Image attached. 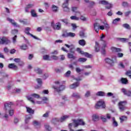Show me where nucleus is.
<instances>
[{
	"label": "nucleus",
	"instance_id": "nucleus-16",
	"mask_svg": "<svg viewBox=\"0 0 131 131\" xmlns=\"http://www.w3.org/2000/svg\"><path fill=\"white\" fill-rule=\"evenodd\" d=\"M52 11L54 13H57L59 11V7L55 5H53L52 6Z\"/></svg>",
	"mask_w": 131,
	"mask_h": 131
},
{
	"label": "nucleus",
	"instance_id": "nucleus-34",
	"mask_svg": "<svg viewBox=\"0 0 131 131\" xmlns=\"http://www.w3.org/2000/svg\"><path fill=\"white\" fill-rule=\"evenodd\" d=\"M95 52H99L100 51V47H99V43L98 42H95Z\"/></svg>",
	"mask_w": 131,
	"mask_h": 131
},
{
	"label": "nucleus",
	"instance_id": "nucleus-63",
	"mask_svg": "<svg viewBox=\"0 0 131 131\" xmlns=\"http://www.w3.org/2000/svg\"><path fill=\"white\" fill-rule=\"evenodd\" d=\"M10 53L11 54H15L16 53V49H13L10 51Z\"/></svg>",
	"mask_w": 131,
	"mask_h": 131
},
{
	"label": "nucleus",
	"instance_id": "nucleus-11",
	"mask_svg": "<svg viewBox=\"0 0 131 131\" xmlns=\"http://www.w3.org/2000/svg\"><path fill=\"white\" fill-rule=\"evenodd\" d=\"M94 30L97 32V33H99V30L100 29V24L98 23H95L94 24Z\"/></svg>",
	"mask_w": 131,
	"mask_h": 131
},
{
	"label": "nucleus",
	"instance_id": "nucleus-46",
	"mask_svg": "<svg viewBox=\"0 0 131 131\" xmlns=\"http://www.w3.org/2000/svg\"><path fill=\"white\" fill-rule=\"evenodd\" d=\"M18 33V30H12L11 31V34H12L13 35H16V34H17Z\"/></svg>",
	"mask_w": 131,
	"mask_h": 131
},
{
	"label": "nucleus",
	"instance_id": "nucleus-14",
	"mask_svg": "<svg viewBox=\"0 0 131 131\" xmlns=\"http://www.w3.org/2000/svg\"><path fill=\"white\" fill-rule=\"evenodd\" d=\"M78 86H79V82H76L75 83H74L73 84L71 85L70 86V88L73 89H76Z\"/></svg>",
	"mask_w": 131,
	"mask_h": 131
},
{
	"label": "nucleus",
	"instance_id": "nucleus-47",
	"mask_svg": "<svg viewBox=\"0 0 131 131\" xmlns=\"http://www.w3.org/2000/svg\"><path fill=\"white\" fill-rule=\"evenodd\" d=\"M86 58H80L78 59V61L79 62H81V63H83L84 62H85V61H86Z\"/></svg>",
	"mask_w": 131,
	"mask_h": 131
},
{
	"label": "nucleus",
	"instance_id": "nucleus-55",
	"mask_svg": "<svg viewBox=\"0 0 131 131\" xmlns=\"http://www.w3.org/2000/svg\"><path fill=\"white\" fill-rule=\"evenodd\" d=\"M71 26L73 28V30H75L77 28V26L75 24H71Z\"/></svg>",
	"mask_w": 131,
	"mask_h": 131
},
{
	"label": "nucleus",
	"instance_id": "nucleus-52",
	"mask_svg": "<svg viewBox=\"0 0 131 131\" xmlns=\"http://www.w3.org/2000/svg\"><path fill=\"white\" fill-rule=\"evenodd\" d=\"M47 52H48V50H47L45 48H42L41 49V52L42 53V54H45V53H47Z\"/></svg>",
	"mask_w": 131,
	"mask_h": 131
},
{
	"label": "nucleus",
	"instance_id": "nucleus-20",
	"mask_svg": "<svg viewBox=\"0 0 131 131\" xmlns=\"http://www.w3.org/2000/svg\"><path fill=\"white\" fill-rule=\"evenodd\" d=\"M31 118H32V115H28L26 116L25 123L26 124L28 123V122H29V120H30Z\"/></svg>",
	"mask_w": 131,
	"mask_h": 131
},
{
	"label": "nucleus",
	"instance_id": "nucleus-38",
	"mask_svg": "<svg viewBox=\"0 0 131 131\" xmlns=\"http://www.w3.org/2000/svg\"><path fill=\"white\" fill-rule=\"evenodd\" d=\"M83 55H84V56L86 57L87 58H92V54H90L88 52H83Z\"/></svg>",
	"mask_w": 131,
	"mask_h": 131
},
{
	"label": "nucleus",
	"instance_id": "nucleus-4",
	"mask_svg": "<svg viewBox=\"0 0 131 131\" xmlns=\"http://www.w3.org/2000/svg\"><path fill=\"white\" fill-rule=\"evenodd\" d=\"M74 127H77L78 125H84V122L82 120H73Z\"/></svg>",
	"mask_w": 131,
	"mask_h": 131
},
{
	"label": "nucleus",
	"instance_id": "nucleus-21",
	"mask_svg": "<svg viewBox=\"0 0 131 131\" xmlns=\"http://www.w3.org/2000/svg\"><path fill=\"white\" fill-rule=\"evenodd\" d=\"M73 54L74 53H68V58L69 59H72V60H75V59H76V57L74 56Z\"/></svg>",
	"mask_w": 131,
	"mask_h": 131
},
{
	"label": "nucleus",
	"instance_id": "nucleus-48",
	"mask_svg": "<svg viewBox=\"0 0 131 131\" xmlns=\"http://www.w3.org/2000/svg\"><path fill=\"white\" fill-rule=\"evenodd\" d=\"M46 129L48 131H51L52 130V128L50 126V125L46 124L45 125Z\"/></svg>",
	"mask_w": 131,
	"mask_h": 131
},
{
	"label": "nucleus",
	"instance_id": "nucleus-33",
	"mask_svg": "<svg viewBox=\"0 0 131 131\" xmlns=\"http://www.w3.org/2000/svg\"><path fill=\"white\" fill-rule=\"evenodd\" d=\"M92 119L93 121H98L99 120V116L96 115H93L92 116Z\"/></svg>",
	"mask_w": 131,
	"mask_h": 131
},
{
	"label": "nucleus",
	"instance_id": "nucleus-40",
	"mask_svg": "<svg viewBox=\"0 0 131 131\" xmlns=\"http://www.w3.org/2000/svg\"><path fill=\"white\" fill-rule=\"evenodd\" d=\"M31 96H32V97H33L34 98H35L36 99H39V98H40V96H39V95H38L37 94H35V93L32 94Z\"/></svg>",
	"mask_w": 131,
	"mask_h": 131
},
{
	"label": "nucleus",
	"instance_id": "nucleus-44",
	"mask_svg": "<svg viewBox=\"0 0 131 131\" xmlns=\"http://www.w3.org/2000/svg\"><path fill=\"white\" fill-rule=\"evenodd\" d=\"M99 3L101 5H104L106 6V5L108 4V2L106 1H99Z\"/></svg>",
	"mask_w": 131,
	"mask_h": 131
},
{
	"label": "nucleus",
	"instance_id": "nucleus-6",
	"mask_svg": "<svg viewBox=\"0 0 131 131\" xmlns=\"http://www.w3.org/2000/svg\"><path fill=\"white\" fill-rule=\"evenodd\" d=\"M126 101H121L119 103V108L120 111H124L125 109V103Z\"/></svg>",
	"mask_w": 131,
	"mask_h": 131
},
{
	"label": "nucleus",
	"instance_id": "nucleus-64",
	"mask_svg": "<svg viewBox=\"0 0 131 131\" xmlns=\"http://www.w3.org/2000/svg\"><path fill=\"white\" fill-rule=\"evenodd\" d=\"M49 55H44V56H43V60H49Z\"/></svg>",
	"mask_w": 131,
	"mask_h": 131
},
{
	"label": "nucleus",
	"instance_id": "nucleus-43",
	"mask_svg": "<svg viewBox=\"0 0 131 131\" xmlns=\"http://www.w3.org/2000/svg\"><path fill=\"white\" fill-rule=\"evenodd\" d=\"M33 124L35 126H39V125H40V123L38 122L37 121H34L33 122Z\"/></svg>",
	"mask_w": 131,
	"mask_h": 131
},
{
	"label": "nucleus",
	"instance_id": "nucleus-13",
	"mask_svg": "<svg viewBox=\"0 0 131 131\" xmlns=\"http://www.w3.org/2000/svg\"><path fill=\"white\" fill-rule=\"evenodd\" d=\"M70 116L69 115H64L62 116L61 118L60 119H59V122H63V121H65L66 119H68Z\"/></svg>",
	"mask_w": 131,
	"mask_h": 131
},
{
	"label": "nucleus",
	"instance_id": "nucleus-53",
	"mask_svg": "<svg viewBox=\"0 0 131 131\" xmlns=\"http://www.w3.org/2000/svg\"><path fill=\"white\" fill-rule=\"evenodd\" d=\"M101 119L102 120V121L103 122H106L107 121V118H105V117H104V116H101L100 117Z\"/></svg>",
	"mask_w": 131,
	"mask_h": 131
},
{
	"label": "nucleus",
	"instance_id": "nucleus-31",
	"mask_svg": "<svg viewBox=\"0 0 131 131\" xmlns=\"http://www.w3.org/2000/svg\"><path fill=\"white\" fill-rule=\"evenodd\" d=\"M72 97L73 98H77V99H79V98H80V95H79L78 93H73L72 95Z\"/></svg>",
	"mask_w": 131,
	"mask_h": 131
},
{
	"label": "nucleus",
	"instance_id": "nucleus-26",
	"mask_svg": "<svg viewBox=\"0 0 131 131\" xmlns=\"http://www.w3.org/2000/svg\"><path fill=\"white\" fill-rule=\"evenodd\" d=\"M78 43H79V45H80V46H82V47H84V46L86 43L84 39H81L79 40Z\"/></svg>",
	"mask_w": 131,
	"mask_h": 131
},
{
	"label": "nucleus",
	"instance_id": "nucleus-59",
	"mask_svg": "<svg viewBox=\"0 0 131 131\" xmlns=\"http://www.w3.org/2000/svg\"><path fill=\"white\" fill-rule=\"evenodd\" d=\"M51 58L53 59V60H58V59H59V57L55 55H53L51 56Z\"/></svg>",
	"mask_w": 131,
	"mask_h": 131
},
{
	"label": "nucleus",
	"instance_id": "nucleus-56",
	"mask_svg": "<svg viewBox=\"0 0 131 131\" xmlns=\"http://www.w3.org/2000/svg\"><path fill=\"white\" fill-rule=\"evenodd\" d=\"M3 117L4 118H5V120L6 121H9V115L5 114V115L3 116Z\"/></svg>",
	"mask_w": 131,
	"mask_h": 131
},
{
	"label": "nucleus",
	"instance_id": "nucleus-12",
	"mask_svg": "<svg viewBox=\"0 0 131 131\" xmlns=\"http://www.w3.org/2000/svg\"><path fill=\"white\" fill-rule=\"evenodd\" d=\"M8 68H9V69H13V70H17L18 69V67L15 65L14 63H9Z\"/></svg>",
	"mask_w": 131,
	"mask_h": 131
},
{
	"label": "nucleus",
	"instance_id": "nucleus-37",
	"mask_svg": "<svg viewBox=\"0 0 131 131\" xmlns=\"http://www.w3.org/2000/svg\"><path fill=\"white\" fill-rule=\"evenodd\" d=\"M68 2H69V0H66L64 3L62 4V8H67L68 7Z\"/></svg>",
	"mask_w": 131,
	"mask_h": 131
},
{
	"label": "nucleus",
	"instance_id": "nucleus-2",
	"mask_svg": "<svg viewBox=\"0 0 131 131\" xmlns=\"http://www.w3.org/2000/svg\"><path fill=\"white\" fill-rule=\"evenodd\" d=\"M102 108L103 109H105L106 108V105L105 104V102L104 101H99L95 105L96 109H100V108Z\"/></svg>",
	"mask_w": 131,
	"mask_h": 131
},
{
	"label": "nucleus",
	"instance_id": "nucleus-49",
	"mask_svg": "<svg viewBox=\"0 0 131 131\" xmlns=\"http://www.w3.org/2000/svg\"><path fill=\"white\" fill-rule=\"evenodd\" d=\"M49 115H50V112H47L42 115V117H45V118H47V117H49Z\"/></svg>",
	"mask_w": 131,
	"mask_h": 131
},
{
	"label": "nucleus",
	"instance_id": "nucleus-45",
	"mask_svg": "<svg viewBox=\"0 0 131 131\" xmlns=\"http://www.w3.org/2000/svg\"><path fill=\"white\" fill-rule=\"evenodd\" d=\"M119 21H120V18H117L113 20L112 23H113V24H116L117 23V22H119Z\"/></svg>",
	"mask_w": 131,
	"mask_h": 131
},
{
	"label": "nucleus",
	"instance_id": "nucleus-57",
	"mask_svg": "<svg viewBox=\"0 0 131 131\" xmlns=\"http://www.w3.org/2000/svg\"><path fill=\"white\" fill-rule=\"evenodd\" d=\"M8 111H9V115H10V116H12V115L14 114V110H9Z\"/></svg>",
	"mask_w": 131,
	"mask_h": 131
},
{
	"label": "nucleus",
	"instance_id": "nucleus-23",
	"mask_svg": "<svg viewBox=\"0 0 131 131\" xmlns=\"http://www.w3.org/2000/svg\"><path fill=\"white\" fill-rule=\"evenodd\" d=\"M121 82L123 84H127L128 83V80H127V79L125 78H121Z\"/></svg>",
	"mask_w": 131,
	"mask_h": 131
},
{
	"label": "nucleus",
	"instance_id": "nucleus-8",
	"mask_svg": "<svg viewBox=\"0 0 131 131\" xmlns=\"http://www.w3.org/2000/svg\"><path fill=\"white\" fill-rule=\"evenodd\" d=\"M66 47H67V48H68V49H70L69 50V52L70 53H72V54H74V53H75V47H74V45H69L67 44H65Z\"/></svg>",
	"mask_w": 131,
	"mask_h": 131
},
{
	"label": "nucleus",
	"instance_id": "nucleus-29",
	"mask_svg": "<svg viewBox=\"0 0 131 131\" xmlns=\"http://www.w3.org/2000/svg\"><path fill=\"white\" fill-rule=\"evenodd\" d=\"M122 26L123 27H124V28H125L126 29H128L129 30H130L131 29L130 26H129L128 24H124L122 25Z\"/></svg>",
	"mask_w": 131,
	"mask_h": 131
},
{
	"label": "nucleus",
	"instance_id": "nucleus-17",
	"mask_svg": "<svg viewBox=\"0 0 131 131\" xmlns=\"http://www.w3.org/2000/svg\"><path fill=\"white\" fill-rule=\"evenodd\" d=\"M103 38H105V35L103 34L102 35L101 37H100V40L102 41V45H103L104 48H106L107 46V42L103 40Z\"/></svg>",
	"mask_w": 131,
	"mask_h": 131
},
{
	"label": "nucleus",
	"instance_id": "nucleus-15",
	"mask_svg": "<svg viewBox=\"0 0 131 131\" xmlns=\"http://www.w3.org/2000/svg\"><path fill=\"white\" fill-rule=\"evenodd\" d=\"M105 61L106 63H107V64H110V65H113V64H114V60L109 58H106L105 59Z\"/></svg>",
	"mask_w": 131,
	"mask_h": 131
},
{
	"label": "nucleus",
	"instance_id": "nucleus-61",
	"mask_svg": "<svg viewBox=\"0 0 131 131\" xmlns=\"http://www.w3.org/2000/svg\"><path fill=\"white\" fill-rule=\"evenodd\" d=\"M80 20H81L82 21H86V18L85 17L83 16V15H81L80 18Z\"/></svg>",
	"mask_w": 131,
	"mask_h": 131
},
{
	"label": "nucleus",
	"instance_id": "nucleus-62",
	"mask_svg": "<svg viewBox=\"0 0 131 131\" xmlns=\"http://www.w3.org/2000/svg\"><path fill=\"white\" fill-rule=\"evenodd\" d=\"M123 7H126L128 6V3L127 2H123L122 3Z\"/></svg>",
	"mask_w": 131,
	"mask_h": 131
},
{
	"label": "nucleus",
	"instance_id": "nucleus-1",
	"mask_svg": "<svg viewBox=\"0 0 131 131\" xmlns=\"http://www.w3.org/2000/svg\"><path fill=\"white\" fill-rule=\"evenodd\" d=\"M55 83L56 85L53 86V89H54L55 91L57 92V93H60V92H62V91L65 90V86L60 84V81H56Z\"/></svg>",
	"mask_w": 131,
	"mask_h": 131
},
{
	"label": "nucleus",
	"instance_id": "nucleus-42",
	"mask_svg": "<svg viewBox=\"0 0 131 131\" xmlns=\"http://www.w3.org/2000/svg\"><path fill=\"white\" fill-rule=\"evenodd\" d=\"M20 49L21 50H27V49H28V46H27V45L25 44L20 46Z\"/></svg>",
	"mask_w": 131,
	"mask_h": 131
},
{
	"label": "nucleus",
	"instance_id": "nucleus-5",
	"mask_svg": "<svg viewBox=\"0 0 131 131\" xmlns=\"http://www.w3.org/2000/svg\"><path fill=\"white\" fill-rule=\"evenodd\" d=\"M51 27L54 29V30H60L61 29V23H57L55 24L54 21L51 22Z\"/></svg>",
	"mask_w": 131,
	"mask_h": 131
},
{
	"label": "nucleus",
	"instance_id": "nucleus-9",
	"mask_svg": "<svg viewBox=\"0 0 131 131\" xmlns=\"http://www.w3.org/2000/svg\"><path fill=\"white\" fill-rule=\"evenodd\" d=\"M7 20H8L11 24L15 27H18V28H20V25L17 24V23L15 21L14 19H12L9 17L7 18Z\"/></svg>",
	"mask_w": 131,
	"mask_h": 131
},
{
	"label": "nucleus",
	"instance_id": "nucleus-28",
	"mask_svg": "<svg viewBox=\"0 0 131 131\" xmlns=\"http://www.w3.org/2000/svg\"><path fill=\"white\" fill-rule=\"evenodd\" d=\"M127 119V117L125 116H122L121 117H120V122L122 123L123 121H125Z\"/></svg>",
	"mask_w": 131,
	"mask_h": 131
},
{
	"label": "nucleus",
	"instance_id": "nucleus-41",
	"mask_svg": "<svg viewBox=\"0 0 131 131\" xmlns=\"http://www.w3.org/2000/svg\"><path fill=\"white\" fill-rule=\"evenodd\" d=\"M70 18L71 20H76V21H78V20H79V17L76 16H71Z\"/></svg>",
	"mask_w": 131,
	"mask_h": 131
},
{
	"label": "nucleus",
	"instance_id": "nucleus-60",
	"mask_svg": "<svg viewBox=\"0 0 131 131\" xmlns=\"http://www.w3.org/2000/svg\"><path fill=\"white\" fill-rule=\"evenodd\" d=\"M16 39H17V35H15L13 38L12 40L13 43H16Z\"/></svg>",
	"mask_w": 131,
	"mask_h": 131
},
{
	"label": "nucleus",
	"instance_id": "nucleus-10",
	"mask_svg": "<svg viewBox=\"0 0 131 131\" xmlns=\"http://www.w3.org/2000/svg\"><path fill=\"white\" fill-rule=\"evenodd\" d=\"M75 33L72 32L67 33L66 34H63L62 36H66V37H74L75 36Z\"/></svg>",
	"mask_w": 131,
	"mask_h": 131
},
{
	"label": "nucleus",
	"instance_id": "nucleus-30",
	"mask_svg": "<svg viewBox=\"0 0 131 131\" xmlns=\"http://www.w3.org/2000/svg\"><path fill=\"white\" fill-rule=\"evenodd\" d=\"M34 71L35 72H36V73H37L38 74H41V73H42V71L38 68H35L34 69Z\"/></svg>",
	"mask_w": 131,
	"mask_h": 131
},
{
	"label": "nucleus",
	"instance_id": "nucleus-7",
	"mask_svg": "<svg viewBox=\"0 0 131 131\" xmlns=\"http://www.w3.org/2000/svg\"><path fill=\"white\" fill-rule=\"evenodd\" d=\"M13 102H6L4 104V109L6 111L8 110H11V107L13 106Z\"/></svg>",
	"mask_w": 131,
	"mask_h": 131
},
{
	"label": "nucleus",
	"instance_id": "nucleus-18",
	"mask_svg": "<svg viewBox=\"0 0 131 131\" xmlns=\"http://www.w3.org/2000/svg\"><path fill=\"white\" fill-rule=\"evenodd\" d=\"M112 124L115 127H117V126H118V123L116 121L115 117H114L112 118Z\"/></svg>",
	"mask_w": 131,
	"mask_h": 131
},
{
	"label": "nucleus",
	"instance_id": "nucleus-54",
	"mask_svg": "<svg viewBox=\"0 0 131 131\" xmlns=\"http://www.w3.org/2000/svg\"><path fill=\"white\" fill-rule=\"evenodd\" d=\"M107 97H112V98H115V97L114 96V95H113V93H111V92H108L107 94Z\"/></svg>",
	"mask_w": 131,
	"mask_h": 131
},
{
	"label": "nucleus",
	"instance_id": "nucleus-25",
	"mask_svg": "<svg viewBox=\"0 0 131 131\" xmlns=\"http://www.w3.org/2000/svg\"><path fill=\"white\" fill-rule=\"evenodd\" d=\"M60 21H61V22H63V23H64L67 26H69V25H70V23H69L68 19L67 18L60 19Z\"/></svg>",
	"mask_w": 131,
	"mask_h": 131
},
{
	"label": "nucleus",
	"instance_id": "nucleus-32",
	"mask_svg": "<svg viewBox=\"0 0 131 131\" xmlns=\"http://www.w3.org/2000/svg\"><path fill=\"white\" fill-rule=\"evenodd\" d=\"M51 121H52V123L56 124L57 123V122H60V119H59L57 118H54Z\"/></svg>",
	"mask_w": 131,
	"mask_h": 131
},
{
	"label": "nucleus",
	"instance_id": "nucleus-39",
	"mask_svg": "<svg viewBox=\"0 0 131 131\" xmlns=\"http://www.w3.org/2000/svg\"><path fill=\"white\" fill-rule=\"evenodd\" d=\"M105 6H105L106 9H111V8H112V6L113 5L107 2V4H106Z\"/></svg>",
	"mask_w": 131,
	"mask_h": 131
},
{
	"label": "nucleus",
	"instance_id": "nucleus-35",
	"mask_svg": "<svg viewBox=\"0 0 131 131\" xmlns=\"http://www.w3.org/2000/svg\"><path fill=\"white\" fill-rule=\"evenodd\" d=\"M77 7H72V12H74L75 13H76V14H79V15H80V12H79V11H77Z\"/></svg>",
	"mask_w": 131,
	"mask_h": 131
},
{
	"label": "nucleus",
	"instance_id": "nucleus-58",
	"mask_svg": "<svg viewBox=\"0 0 131 131\" xmlns=\"http://www.w3.org/2000/svg\"><path fill=\"white\" fill-rule=\"evenodd\" d=\"M28 9H31V8H33L34 7V5L33 4H28L26 6Z\"/></svg>",
	"mask_w": 131,
	"mask_h": 131
},
{
	"label": "nucleus",
	"instance_id": "nucleus-51",
	"mask_svg": "<svg viewBox=\"0 0 131 131\" xmlns=\"http://www.w3.org/2000/svg\"><path fill=\"white\" fill-rule=\"evenodd\" d=\"M70 74H71V71H68L65 73L64 76L66 77H69V76H70Z\"/></svg>",
	"mask_w": 131,
	"mask_h": 131
},
{
	"label": "nucleus",
	"instance_id": "nucleus-50",
	"mask_svg": "<svg viewBox=\"0 0 131 131\" xmlns=\"http://www.w3.org/2000/svg\"><path fill=\"white\" fill-rule=\"evenodd\" d=\"M101 54L102 55H106V51L105 50V48L104 47V46L103 45L102 48L101 50Z\"/></svg>",
	"mask_w": 131,
	"mask_h": 131
},
{
	"label": "nucleus",
	"instance_id": "nucleus-27",
	"mask_svg": "<svg viewBox=\"0 0 131 131\" xmlns=\"http://www.w3.org/2000/svg\"><path fill=\"white\" fill-rule=\"evenodd\" d=\"M112 51L114 53H118L119 52H121V49L120 48H116L115 47H112Z\"/></svg>",
	"mask_w": 131,
	"mask_h": 131
},
{
	"label": "nucleus",
	"instance_id": "nucleus-3",
	"mask_svg": "<svg viewBox=\"0 0 131 131\" xmlns=\"http://www.w3.org/2000/svg\"><path fill=\"white\" fill-rule=\"evenodd\" d=\"M11 41L6 36L0 37V45H8Z\"/></svg>",
	"mask_w": 131,
	"mask_h": 131
},
{
	"label": "nucleus",
	"instance_id": "nucleus-24",
	"mask_svg": "<svg viewBox=\"0 0 131 131\" xmlns=\"http://www.w3.org/2000/svg\"><path fill=\"white\" fill-rule=\"evenodd\" d=\"M31 14L32 17H37V14L34 9L31 10Z\"/></svg>",
	"mask_w": 131,
	"mask_h": 131
},
{
	"label": "nucleus",
	"instance_id": "nucleus-19",
	"mask_svg": "<svg viewBox=\"0 0 131 131\" xmlns=\"http://www.w3.org/2000/svg\"><path fill=\"white\" fill-rule=\"evenodd\" d=\"M26 109L27 112H28V113L29 114H34V110L27 106H26Z\"/></svg>",
	"mask_w": 131,
	"mask_h": 131
},
{
	"label": "nucleus",
	"instance_id": "nucleus-36",
	"mask_svg": "<svg viewBox=\"0 0 131 131\" xmlns=\"http://www.w3.org/2000/svg\"><path fill=\"white\" fill-rule=\"evenodd\" d=\"M118 39L122 42H126V41H128V39L125 38H119Z\"/></svg>",
	"mask_w": 131,
	"mask_h": 131
},
{
	"label": "nucleus",
	"instance_id": "nucleus-22",
	"mask_svg": "<svg viewBox=\"0 0 131 131\" xmlns=\"http://www.w3.org/2000/svg\"><path fill=\"white\" fill-rule=\"evenodd\" d=\"M96 95L97 96H98L99 97H104L105 96H106V94L105 93V92H102V91H99L98 92Z\"/></svg>",
	"mask_w": 131,
	"mask_h": 131
}]
</instances>
